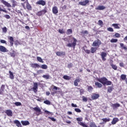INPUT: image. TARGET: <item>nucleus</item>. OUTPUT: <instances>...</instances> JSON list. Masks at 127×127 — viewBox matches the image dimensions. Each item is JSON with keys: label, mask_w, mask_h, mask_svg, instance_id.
I'll list each match as a JSON object with an SVG mask.
<instances>
[{"label": "nucleus", "mask_w": 127, "mask_h": 127, "mask_svg": "<svg viewBox=\"0 0 127 127\" xmlns=\"http://www.w3.org/2000/svg\"><path fill=\"white\" fill-rule=\"evenodd\" d=\"M97 81L100 83H101L104 86H105V85H107V86H111V85H112V81L108 80V78H106V77L98 78Z\"/></svg>", "instance_id": "obj_1"}, {"label": "nucleus", "mask_w": 127, "mask_h": 127, "mask_svg": "<svg viewBox=\"0 0 127 127\" xmlns=\"http://www.w3.org/2000/svg\"><path fill=\"white\" fill-rule=\"evenodd\" d=\"M72 40H73V42L72 43H68L66 45V46L67 47H73V49H75V48L76 47V45L77 44V39L76 38L72 37Z\"/></svg>", "instance_id": "obj_2"}, {"label": "nucleus", "mask_w": 127, "mask_h": 127, "mask_svg": "<svg viewBox=\"0 0 127 127\" xmlns=\"http://www.w3.org/2000/svg\"><path fill=\"white\" fill-rule=\"evenodd\" d=\"M102 44V42L99 39L94 41L92 43V46L94 47H96L97 48H99L100 47V45Z\"/></svg>", "instance_id": "obj_3"}, {"label": "nucleus", "mask_w": 127, "mask_h": 127, "mask_svg": "<svg viewBox=\"0 0 127 127\" xmlns=\"http://www.w3.org/2000/svg\"><path fill=\"white\" fill-rule=\"evenodd\" d=\"M76 121L78 122L77 124H78V125H79V126H81V127H88V126L86 124H85L83 122H81L82 121H83V118H76Z\"/></svg>", "instance_id": "obj_4"}, {"label": "nucleus", "mask_w": 127, "mask_h": 127, "mask_svg": "<svg viewBox=\"0 0 127 127\" xmlns=\"http://www.w3.org/2000/svg\"><path fill=\"white\" fill-rule=\"evenodd\" d=\"M31 89L33 90L34 93H37V90H38V83H37V82H34L33 86Z\"/></svg>", "instance_id": "obj_5"}, {"label": "nucleus", "mask_w": 127, "mask_h": 127, "mask_svg": "<svg viewBox=\"0 0 127 127\" xmlns=\"http://www.w3.org/2000/svg\"><path fill=\"white\" fill-rule=\"evenodd\" d=\"M90 2V1L89 0H83V1H80L79 2V4L80 5H82L83 6H86L88 3Z\"/></svg>", "instance_id": "obj_6"}, {"label": "nucleus", "mask_w": 127, "mask_h": 127, "mask_svg": "<svg viewBox=\"0 0 127 127\" xmlns=\"http://www.w3.org/2000/svg\"><path fill=\"white\" fill-rule=\"evenodd\" d=\"M0 2L1 3H3V4H4V5L6 6L7 7H11V5H10L9 3L4 0H0Z\"/></svg>", "instance_id": "obj_7"}, {"label": "nucleus", "mask_w": 127, "mask_h": 127, "mask_svg": "<svg viewBox=\"0 0 127 127\" xmlns=\"http://www.w3.org/2000/svg\"><path fill=\"white\" fill-rule=\"evenodd\" d=\"M111 107L113 108V110H116V109H118V108H120L121 107V105L119 103H115V104H112Z\"/></svg>", "instance_id": "obj_8"}, {"label": "nucleus", "mask_w": 127, "mask_h": 127, "mask_svg": "<svg viewBox=\"0 0 127 127\" xmlns=\"http://www.w3.org/2000/svg\"><path fill=\"white\" fill-rule=\"evenodd\" d=\"M101 56L102 61H106V60H107V59H106V57H107V53L102 52L101 53Z\"/></svg>", "instance_id": "obj_9"}, {"label": "nucleus", "mask_w": 127, "mask_h": 127, "mask_svg": "<svg viewBox=\"0 0 127 127\" xmlns=\"http://www.w3.org/2000/svg\"><path fill=\"white\" fill-rule=\"evenodd\" d=\"M36 4H39L40 5H42L43 6H44V5L46 4L45 1L43 0H39L38 1L36 2Z\"/></svg>", "instance_id": "obj_10"}, {"label": "nucleus", "mask_w": 127, "mask_h": 127, "mask_svg": "<svg viewBox=\"0 0 127 127\" xmlns=\"http://www.w3.org/2000/svg\"><path fill=\"white\" fill-rule=\"evenodd\" d=\"M100 97V94L93 93L92 95L91 96V99L92 100H97L98 98Z\"/></svg>", "instance_id": "obj_11"}, {"label": "nucleus", "mask_w": 127, "mask_h": 127, "mask_svg": "<svg viewBox=\"0 0 127 127\" xmlns=\"http://www.w3.org/2000/svg\"><path fill=\"white\" fill-rule=\"evenodd\" d=\"M5 113L8 117H12V111L10 110H6L5 111Z\"/></svg>", "instance_id": "obj_12"}, {"label": "nucleus", "mask_w": 127, "mask_h": 127, "mask_svg": "<svg viewBox=\"0 0 127 127\" xmlns=\"http://www.w3.org/2000/svg\"><path fill=\"white\" fill-rule=\"evenodd\" d=\"M52 12L54 14H57V13H58V7L56 6L53 7Z\"/></svg>", "instance_id": "obj_13"}, {"label": "nucleus", "mask_w": 127, "mask_h": 127, "mask_svg": "<svg viewBox=\"0 0 127 127\" xmlns=\"http://www.w3.org/2000/svg\"><path fill=\"white\" fill-rule=\"evenodd\" d=\"M8 39L9 40L10 46H13V42H14V40H13V37L9 36L8 37Z\"/></svg>", "instance_id": "obj_14"}, {"label": "nucleus", "mask_w": 127, "mask_h": 127, "mask_svg": "<svg viewBox=\"0 0 127 127\" xmlns=\"http://www.w3.org/2000/svg\"><path fill=\"white\" fill-rule=\"evenodd\" d=\"M56 54L57 56H65L66 55L65 52H57Z\"/></svg>", "instance_id": "obj_15"}, {"label": "nucleus", "mask_w": 127, "mask_h": 127, "mask_svg": "<svg viewBox=\"0 0 127 127\" xmlns=\"http://www.w3.org/2000/svg\"><path fill=\"white\" fill-rule=\"evenodd\" d=\"M4 89H5V85L4 84H2L0 89V95H3Z\"/></svg>", "instance_id": "obj_16"}, {"label": "nucleus", "mask_w": 127, "mask_h": 127, "mask_svg": "<svg viewBox=\"0 0 127 127\" xmlns=\"http://www.w3.org/2000/svg\"><path fill=\"white\" fill-rule=\"evenodd\" d=\"M0 51L1 52H7V49L3 46H0Z\"/></svg>", "instance_id": "obj_17"}, {"label": "nucleus", "mask_w": 127, "mask_h": 127, "mask_svg": "<svg viewBox=\"0 0 127 127\" xmlns=\"http://www.w3.org/2000/svg\"><path fill=\"white\" fill-rule=\"evenodd\" d=\"M120 120H119V118H113L111 124L112 125H116L118 122H119Z\"/></svg>", "instance_id": "obj_18"}, {"label": "nucleus", "mask_w": 127, "mask_h": 127, "mask_svg": "<svg viewBox=\"0 0 127 127\" xmlns=\"http://www.w3.org/2000/svg\"><path fill=\"white\" fill-rule=\"evenodd\" d=\"M106 9V7L105 6L99 5L97 8H95L96 10H104V9Z\"/></svg>", "instance_id": "obj_19"}, {"label": "nucleus", "mask_w": 127, "mask_h": 127, "mask_svg": "<svg viewBox=\"0 0 127 127\" xmlns=\"http://www.w3.org/2000/svg\"><path fill=\"white\" fill-rule=\"evenodd\" d=\"M31 67L32 68H40V65L38 64H31Z\"/></svg>", "instance_id": "obj_20"}, {"label": "nucleus", "mask_w": 127, "mask_h": 127, "mask_svg": "<svg viewBox=\"0 0 127 127\" xmlns=\"http://www.w3.org/2000/svg\"><path fill=\"white\" fill-rule=\"evenodd\" d=\"M32 109L37 113H41V109L40 108H39L38 106L35 108H32Z\"/></svg>", "instance_id": "obj_21"}, {"label": "nucleus", "mask_w": 127, "mask_h": 127, "mask_svg": "<svg viewBox=\"0 0 127 127\" xmlns=\"http://www.w3.org/2000/svg\"><path fill=\"white\" fill-rule=\"evenodd\" d=\"M95 85L97 88H102V87H103V84L99 82H96Z\"/></svg>", "instance_id": "obj_22"}, {"label": "nucleus", "mask_w": 127, "mask_h": 127, "mask_svg": "<svg viewBox=\"0 0 127 127\" xmlns=\"http://www.w3.org/2000/svg\"><path fill=\"white\" fill-rule=\"evenodd\" d=\"M14 124H15L16 126L18 127H21V124L18 120H15L14 121Z\"/></svg>", "instance_id": "obj_23"}, {"label": "nucleus", "mask_w": 127, "mask_h": 127, "mask_svg": "<svg viewBox=\"0 0 127 127\" xmlns=\"http://www.w3.org/2000/svg\"><path fill=\"white\" fill-rule=\"evenodd\" d=\"M11 2L12 3V7H15L17 5V2L15 0H11Z\"/></svg>", "instance_id": "obj_24"}, {"label": "nucleus", "mask_w": 127, "mask_h": 127, "mask_svg": "<svg viewBox=\"0 0 127 127\" xmlns=\"http://www.w3.org/2000/svg\"><path fill=\"white\" fill-rule=\"evenodd\" d=\"M21 123L22 124V125H23V126H29V122L28 121H21Z\"/></svg>", "instance_id": "obj_25"}, {"label": "nucleus", "mask_w": 127, "mask_h": 127, "mask_svg": "<svg viewBox=\"0 0 127 127\" xmlns=\"http://www.w3.org/2000/svg\"><path fill=\"white\" fill-rule=\"evenodd\" d=\"M119 25H120V24L114 23L112 24V26H113L115 29H120V28H121Z\"/></svg>", "instance_id": "obj_26"}, {"label": "nucleus", "mask_w": 127, "mask_h": 127, "mask_svg": "<svg viewBox=\"0 0 127 127\" xmlns=\"http://www.w3.org/2000/svg\"><path fill=\"white\" fill-rule=\"evenodd\" d=\"M26 7L27 9H28V10H31L32 9V7H31V5L28 2L26 3Z\"/></svg>", "instance_id": "obj_27"}, {"label": "nucleus", "mask_w": 127, "mask_h": 127, "mask_svg": "<svg viewBox=\"0 0 127 127\" xmlns=\"http://www.w3.org/2000/svg\"><path fill=\"white\" fill-rule=\"evenodd\" d=\"M9 74L10 79H11V80H13V79H14V75H13V73H12L11 71L9 70Z\"/></svg>", "instance_id": "obj_28"}, {"label": "nucleus", "mask_w": 127, "mask_h": 127, "mask_svg": "<svg viewBox=\"0 0 127 127\" xmlns=\"http://www.w3.org/2000/svg\"><path fill=\"white\" fill-rule=\"evenodd\" d=\"M113 86H108L107 87V93H112L113 92Z\"/></svg>", "instance_id": "obj_29"}, {"label": "nucleus", "mask_w": 127, "mask_h": 127, "mask_svg": "<svg viewBox=\"0 0 127 127\" xmlns=\"http://www.w3.org/2000/svg\"><path fill=\"white\" fill-rule=\"evenodd\" d=\"M97 47H91L90 49L91 53L94 54L97 51Z\"/></svg>", "instance_id": "obj_30"}, {"label": "nucleus", "mask_w": 127, "mask_h": 127, "mask_svg": "<svg viewBox=\"0 0 127 127\" xmlns=\"http://www.w3.org/2000/svg\"><path fill=\"white\" fill-rule=\"evenodd\" d=\"M79 82H80V79L79 78L76 79L74 81V86H78V83H79Z\"/></svg>", "instance_id": "obj_31"}, {"label": "nucleus", "mask_w": 127, "mask_h": 127, "mask_svg": "<svg viewBox=\"0 0 127 127\" xmlns=\"http://www.w3.org/2000/svg\"><path fill=\"white\" fill-rule=\"evenodd\" d=\"M120 45L122 48V49H124V50H127V47L125 46V45L123 43H120Z\"/></svg>", "instance_id": "obj_32"}, {"label": "nucleus", "mask_w": 127, "mask_h": 127, "mask_svg": "<svg viewBox=\"0 0 127 127\" xmlns=\"http://www.w3.org/2000/svg\"><path fill=\"white\" fill-rule=\"evenodd\" d=\"M37 60L39 62H40L41 63H44V62L43 60H42V59L40 57H37Z\"/></svg>", "instance_id": "obj_33"}, {"label": "nucleus", "mask_w": 127, "mask_h": 127, "mask_svg": "<svg viewBox=\"0 0 127 127\" xmlns=\"http://www.w3.org/2000/svg\"><path fill=\"white\" fill-rule=\"evenodd\" d=\"M63 78L64 79V80H70L71 79V76H69L68 75H64L63 76Z\"/></svg>", "instance_id": "obj_34"}, {"label": "nucleus", "mask_w": 127, "mask_h": 127, "mask_svg": "<svg viewBox=\"0 0 127 127\" xmlns=\"http://www.w3.org/2000/svg\"><path fill=\"white\" fill-rule=\"evenodd\" d=\"M73 33V31L72 30V29H68L67 30V35H69L70 34H72Z\"/></svg>", "instance_id": "obj_35"}, {"label": "nucleus", "mask_w": 127, "mask_h": 127, "mask_svg": "<svg viewBox=\"0 0 127 127\" xmlns=\"http://www.w3.org/2000/svg\"><path fill=\"white\" fill-rule=\"evenodd\" d=\"M43 78L46 79V80H48V79H50V75H49V74L43 75Z\"/></svg>", "instance_id": "obj_36"}, {"label": "nucleus", "mask_w": 127, "mask_h": 127, "mask_svg": "<svg viewBox=\"0 0 127 127\" xmlns=\"http://www.w3.org/2000/svg\"><path fill=\"white\" fill-rule=\"evenodd\" d=\"M110 65H111L112 68H113L114 69V70H117V69H118V66L117 65H116L115 64H111Z\"/></svg>", "instance_id": "obj_37"}, {"label": "nucleus", "mask_w": 127, "mask_h": 127, "mask_svg": "<svg viewBox=\"0 0 127 127\" xmlns=\"http://www.w3.org/2000/svg\"><path fill=\"white\" fill-rule=\"evenodd\" d=\"M102 121H103V122H104V123H107L108 122H110V121H111V119H110L109 118H103L102 119Z\"/></svg>", "instance_id": "obj_38"}, {"label": "nucleus", "mask_w": 127, "mask_h": 127, "mask_svg": "<svg viewBox=\"0 0 127 127\" xmlns=\"http://www.w3.org/2000/svg\"><path fill=\"white\" fill-rule=\"evenodd\" d=\"M121 79L122 80H125L126 79H127V75L125 74H122L121 75Z\"/></svg>", "instance_id": "obj_39"}, {"label": "nucleus", "mask_w": 127, "mask_h": 127, "mask_svg": "<svg viewBox=\"0 0 127 127\" xmlns=\"http://www.w3.org/2000/svg\"><path fill=\"white\" fill-rule=\"evenodd\" d=\"M117 41H118V39H112L110 40V42L111 43H117Z\"/></svg>", "instance_id": "obj_40"}, {"label": "nucleus", "mask_w": 127, "mask_h": 127, "mask_svg": "<svg viewBox=\"0 0 127 127\" xmlns=\"http://www.w3.org/2000/svg\"><path fill=\"white\" fill-rule=\"evenodd\" d=\"M41 68H42V69H47V68H48V67L47 66V65L46 64H42L41 66Z\"/></svg>", "instance_id": "obj_41"}, {"label": "nucleus", "mask_w": 127, "mask_h": 127, "mask_svg": "<svg viewBox=\"0 0 127 127\" xmlns=\"http://www.w3.org/2000/svg\"><path fill=\"white\" fill-rule=\"evenodd\" d=\"M98 25H100V26H103V25H104V22H103V21H102L101 20H99Z\"/></svg>", "instance_id": "obj_42"}, {"label": "nucleus", "mask_w": 127, "mask_h": 127, "mask_svg": "<svg viewBox=\"0 0 127 127\" xmlns=\"http://www.w3.org/2000/svg\"><path fill=\"white\" fill-rule=\"evenodd\" d=\"M41 12H42V14L43 15V14H45L46 13V12H47V9H44L42 10H41Z\"/></svg>", "instance_id": "obj_43"}, {"label": "nucleus", "mask_w": 127, "mask_h": 127, "mask_svg": "<svg viewBox=\"0 0 127 127\" xmlns=\"http://www.w3.org/2000/svg\"><path fill=\"white\" fill-rule=\"evenodd\" d=\"M114 36H115V37H116V38H120V37H121V34H120V33H116L114 35Z\"/></svg>", "instance_id": "obj_44"}, {"label": "nucleus", "mask_w": 127, "mask_h": 127, "mask_svg": "<svg viewBox=\"0 0 127 127\" xmlns=\"http://www.w3.org/2000/svg\"><path fill=\"white\" fill-rule=\"evenodd\" d=\"M93 89L94 88L92 86H88L87 87V90L88 92H91V91H93Z\"/></svg>", "instance_id": "obj_45"}, {"label": "nucleus", "mask_w": 127, "mask_h": 127, "mask_svg": "<svg viewBox=\"0 0 127 127\" xmlns=\"http://www.w3.org/2000/svg\"><path fill=\"white\" fill-rule=\"evenodd\" d=\"M44 103L46 104V105H51V102H50V101L49 100H46L44 101Z\"/></svg>", "instance_id": "obj_46"}, {"label": "nucleus", "mask_w": 127, "mask_h": 127, "mask_svg": "<svg viewBox=\"0 0 127 127\" xmlns=\"http://www.w3.org/2000/svg\"><path fill=\"white\" fill-rule=\"evenodd\" d=\"M2 30L3 32H4V33H6L7 31V29L6 28V27H4L2 28Z\"/></svg>", "instance_id": "obj_47"}, {"label": "nucleus", "mask_w": 127, "mask_h": 127, "mask_svg": "<svg viewBox=\"0 0 127 127\" xmlns=\"http://www.w3.org/2000/svg\"><path fill=\"white\" fill-rule=\"evenodd\" d=\"M14 105H15V106H16V107H18L19 106H21V103H20L19 102H16L14 103Z\"/></svg>", "instance_id": "obj_48"}, {"label": "nucleus", "mask_w": 127, "mask_h": 127, "mask_svg": "<svg viewBox=\"0 0 127 127\" xmlns=\"http://www.w3.org/2000/svg\"><path fill=\"white\" fill-rule=\"evenodd\" d=\"M108 31H110V32H114V29L112 27H109L107 28Z\"/></svg>", "instance_id": "obj_49"}, {"label": "nucleus", "mask_w": 127, "mask_h": 127, "mask_svg": "<svg viewBox=\"0 0 127 127\" xmlns=\"http://www.w3.org/2000/svg\"><path fill=\"white\" fill-rule=\"evenodd\" d=\"M59 33H61V34H63V33H65V32L63 30V29H59Z\"/></svg>", "instance_id": "obj_50"}, {"label": "nucleus", "mask_w": 127, "mask_h": 127, "mask_svg": "<svg viewBox=\"0 0 127 127\" xmlns=\"http://www.w3.org/2000/svg\"><path fill=\"white\" fill-rule=\"evenodd\" d=\"M74 111L76 113H81V110H80V109H79V108H75Z\"/></svg>", "instance_id": "obj_51"}, {"label": "nucleus", "mask_w": 127, "mask_h": 127, "mask_svg": "<svg viewBox=\"0 0 127 127\" xmlns=\"http://www.w3.org/2000/svg\"><path fill=\"white\" fill-rule=\"evenodd\" d=\"M4 17H5V18H6V19H9V18H10V16H9V15L8 14H5V15H4Z\"/></svg>", "instance_id": "obj_52"}, {"label": "nucleus", "mask_w": 127, "mask_h": 127, "mask_svg": "<svg viewBox=\"0 0 127 127\" xmlns=\"http://www.w3.org/2000/svg\"><path fill=\"white\" fill-rule=\"evenodd\" d=\"M0 43H2L3 44H7L6 41L4 40H0Z\"/></svg>", "instance_id": "obj_53"}, {"label": "nucleus", "mask_w": 127, "mask_h": 127, "mask_svg": "<svg viewBox=\"0 0 127 127\" xmlns=\"http://www.w3.org/2000/svg\"><path fill=\"white\" fill-rule=\"evenodd\" d=\"M85 53H87V54H90L91 53V51L90 50H85L84 49Z\"/></svg>", "instance_id": "obj_54"}, {"label": "nucleus", "mask_w": 127, "mask_h": 127, "mask_svg": "<svg viewBox=\"0 0 127 127\" xmlns=\"http://www.w3.org/2000/svg\"><path fill=\"white\" fill-rule=\"evenodd\" d=\"M36 14L37 15H38V16H41V15H42V13L41 11H40L38 12Z\"/></svg>", "instance_id": "obj_55"}, {"label": "nucleus", "mask_w": 127, "mask_h": 127, "mask_svg": "<svg viewBox=\"0 0 127 127\" xmlns=\"http://www.w3.org/2000/svg\"><path fill=\"white\" fill-rule=\"evenodd\" d=\"M72 67H73V64L72 63L67 64V68H72Z\"/></svg>", "instance_id": "obj_56"}, {"label": "nucleus", "mask_w": 127, "mask_h": 127, "mask_svg": "<svg viewBox=\"0 0 127 127\" xmlns=\"http://www.w3.org/2000/svg\"><path fill=\"white\" fill-rule=\"evenodd\" d=\"M49 119H50V120H51V121H52L53 122H56V119H54V118L49 117Z\"/></svg>", "instance_id": "obj_57"}, {"label": "nucleus", "mask_w": 127, "mask_h": 127, "mask_svg": "<svg viewBox=\"0 0 127 127\" xmlns=\"http://www.w3.org/2000/svg\"><path fill=\"white\" fill-rule=\"evenodd\" d=\"M45 113L47 115H51V112H49V111H48L47 110L45 111Z\"/></svg>", "instance_id": "obj_58"}, {"label": "nucleus", "mask_w": 127, "mask_h": 127, "mask_svg": "<svg viewBox=\"0 0 127 127\" xmlns=\"http://www.w3.org/2000/svg\"><path fill=\"white\" fill-rule=\"evenodd\" d=\"M82 100H83V102H87V101H88V99H87L86 97H85L84 96L83 97Z\"/></svg>", "instance_id": "obj_59"}, {"label": "nucleus", "mask_w": 127, "mask_h": 127, "mask_svg": "<svg viewBox=\"0 0 127 127\" xmlns=\"http://www.w3.org/2000/svg\"><path fill=\"white\" fill-rule=\"evenodd\" d=\"M81 33H83V34H88L89 32H88L87 30H85L84 32H81Z\"/></svg>", "instance_id": "obj_60"}, {"label": "nucleus", "mask_w": 127, "mask_h": 127, "mask_svg": "<svg viewBox=\"0 0 127 127\" xmlns=\"http://www.w3.org/2000/svg\"><path fill=\"white\" fill-rule=\"evenodd\" d=\"M64 123H66V124H68L69 125H70V124H71V121L67 120L66 121H64Z\"/></svg>", "instance_id": "obj_61"}, {"label": "nucleus", "mask_w": 127, "mask_h": 127, "mask_svg": "<svg viewBox=\"0 0 127 127\" xmlns=\"http://www.w3.org/2000/svg\"><path fill=\"white\" fill-rule=\"evenodd\" d=\"M59 89H60L59 88L57 87L56 86H54L53 90H59Z\"/></svg>", "instance_id": "obj_62"}, {"label": "nucleus", "mask_w": 127, "mask_h": 127, "mask_svg": "<svg viewBox=\"0 0 127 127\" xmlns=\"http://www.w3.org/2000/svg\"><path fill=\"white\" fill-rule=\"evenodd\" d=\"M79 92L80 93V94H84V89H81L79 90Z\"/></svg>", "instance_id": "obj_63"}, {"label": "nucleus", "mask_w": 127, "mask_h": 127, "mask_svg": "<svg viewBox=\"0 0 127 127\" xmlns=\"http://www.w3.org/2000/svg\"><path fill=\"white\" fill-rule=\"evenodd\" d=\"M63 9H66V8H67V6L66 5H64L62 7Z\"/></svg>", "instance_id": "obj_64"}]
</instances>
